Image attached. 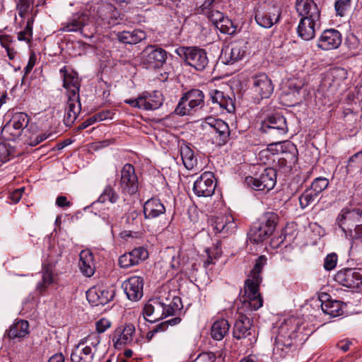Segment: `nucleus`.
Here are the masks:
<instances>
[{"label": "nucleus", "instance_id": "f257e3e1", "mask_svg": "<svg viewBox=\"0 0 362 362\" xmlns=\"http://www.w3.org/2000/svg\"><path fill=\"white\" fill-rule=\"evenodd\" d=\"M300 327L299 322L296 319L286 320L279 327L273 349L274 355L284 358L296 349Z\"/></svg>", "mask_w": 362, "mask_h": 362}, {"label": "nucleus", "instance_id": "f03ea898", "mask_svg": "<svg viewBox=\"0 0 362 362\" xmlns=\"http://www.w3.org/2000/svg\"><path fill=\"white\" fill-rule=\"evenodd\" d=\"M205 105L204 94L199 89H192L186 92L175 109L177 115H192L202 110Z\"/></svg>", "mask_w": 362, "mask_h": 362}, {"label": "nucleus", "instance_id": "7ed1b4c3", "mask_svg": "<svg viewBox=\"0 0 362 362\" xmlns=\"http://www.w3.org/2000/svg\"><path fill=\"white\" fill-rule=\"evenodd\" d=\"M261 130L268 134L276 143L288 132L286 118L280 113L267 116L262 122Z\"/></svg>", "mask_w": 362, "mask_h": 362}, {"label": "nucleus", "instance_id": "20e7f679", "mask_svg": "<svg viewBox=\"0 0 362 362\" xmlns=\"http://www.w3.org/2000/svg\"><path fill=\"white\" fill-rule=\"evenodd\" d=\"M143 315L148 322H155L173 315V308L166 305L160 298L150 299L144 305Z\"/></svg>", "mask_w": 362, "mask_h": 362}, {"label": "nucleus", "instance_id": "39448f33", "mask_svg": "<svg viewBox=\"0 0 362 362\" xmlns=\"http://www.w3.org/2000/svg\"><path fill=\"white\" fill-rule=\"evenodd\" d=\"M175 52L187 64L197 70L204 69L208 64L205 50L197 47H178Z\"/></svg>", "mask_w": 362, "mask_h": 362}, {"label": "nucleus", "instance_id": "423d86ee", "mask_svg": "<svg viewBox=\"0 0 362 362\" xmlns=\"http://www.w3.org/2000/svg\"><path fill=\"white\" fill-rule=\"evenodd\" d=\"M276 182V171L273 168H267L258 177L248 176L246 185L257 191L267 192L272 189Z\"/></svg>", "mask_w": 362, "mask_h": 362}, {"label": "nucleus", "instance_id": "0eeeda50", "mask_svg": "<svg viewBox=\"0 0 362 362\" xmlns=\"http://www.w3.org/2000/svg\"><path fill=\"white\" fill-rule=\"evenodd\" d=\"M28 123L29 117L26 113L17 112L4 126L1 130V135L7 140H15L21 135L22 131L28 126Z\"/></svg>", "mask_w": 362, "mask_h": 362}, {"label": "nucleus", "instance_id": "6e6552de", "mask_svg": "<svg viewBox=\"0 0 362 362\" xmlns=\"http://www.w3.org/2000/svg\"><path fill=\"white\" fill-rule=\"evenodd\" d=\"M261 281H256L248 279L245 282V293L240 300L246 308L257 310L262 306L263 300L259 292Z\"/></svg>", "mask_w": 362, "mask_h": 362}, {"label": "nucleus", "instance_id": "1a4fd4ad", "mask_svg": "<svg viewBox=\"0 0 362 362\" xmlns=\"http://www.w3.org/2000/svg\"><path fill=\"white\" fill-rule=\"evenodd\" d=\"M233 335L238 340L247 339L250 344L256 341L255 332L252 328V321L246 315L242 313L238 314L233 326Z\"/></svg>", "mask_w": 362, "mask_h": 362}, {"label": "nucleus", "instance_id": "9d476101", "mask_svg": "<svg viewBox=\"0 0 362 362\" xmlns=\"http://www.w3.org/2000/svg\"><path fill=\"white\" fill-rule=\"evenodd\" d=\"M119 187L123 194L133 195L136 193L139 188L138 177L132 164L126 163L123 166L120 172Z\"/></svg>", "mask_w": 362, "mask_h": 362}, {"label": "nucleus", "instance_id": "9b49d317", "mask_svg": "<svg viewBox=\"0 0 362 362\" xmlns=\"http://www.w3.org/2000/svg\"><path fill=\"white\" fill-rule=\"evenodd\" d=\"M143 63L148 69H157L163 65L167 52L160 47H146L142 52Z\"/></svg>", "mask_w": 362, "mask_h": 362}, {"label": "nucleus", "instance_id": "f8f14e48", "mask_svg": "<svg viewBox=\"0 0 362 362\" xmlns=\"http://www.w3.org/2000/svg\"><path fill=\"white\" fill-rule=\"evenodd\" d=\"M90 18L88 13L84 12L74 13L71 18L64 24V30L66 31H80L81 35L86 37H91L95 29H93L90 33H86V27L89 25Z\"/></svg>", "mask_w": 362, "mask_h": 362}, {"label": "nucleus", "instance_id": "ddd939ff", "mask_svg": "<svg viewBox=\"0 0 362 362\" xmlns=\"http://www.w3.org/2000/svg\"><path fill=\"white\" fill-rule=\"evenodd\" d=\"M216 188L214 175L211 172L203 173L194 182L193 191L198 197H211Z\"/></svg>", "mask_w": 362, "mask_h": 362}, {"label": "nucleus", "instance_id": "4468645a", "mask_svg": "<svg viewBox=\"0 0 362 362\" xmlns=\"http://www.w3.org/2000/svg\"><path fill=\"white\" fill-rule=\"evenodd\" d=\"M252 90L259 99L269 98L274 91L272 80L265 74H259L252 78Z\"/></svg>", "mask_w": 362, "mask_h": 362}, {"label": "nucleus", "instance_id": "2eb2a0df", "mask_svg": "<svg viewBox=\"0 0 362 362\" xmlns=\"http://www.w3.org/2000/svg\"><path fill=\"white\" fill-rule=\"evenodd\" d=\"M205 124L212 129L211 133L217 134L216 142L218 145L223 146L228 141L230 132L226 122L221 119L208 117L205 119Z\"/></svg>", "mask_w": 362, "mask_h": 362}, {"label": "nucleus", "instance_id": "dca6fc26", "mask_svg": "<svg viewBox=\"0 0 362 362\" xmlns=\"http://www.w3.org/2000/svg\"><path fill=\"white\" fill-rule=\"evenodd\" d=\"M211 225L215 233H220L222 237H226L233 233L236 228L234 218L230 214L214 217L211 218Z\"/></svg>", "mask_w": 362, "mask_h": 362}, {"label": "nucleus", "instance_id": "f3484780", "mask_svg": "<svg viewBox=\"0 0 362 362\" xmlns=\"http://www.w3.org/2000/svg\"><path fill=\"white\" fill-rule=\"evenodd\" d=\"M335 280L347 288H359L362 286V274L352 269L341 270L335 275Z\"/></svg>", "mask_w": 362, "mask_h": 362}, {"label": "nucleus", "instance_id": "a211bd4d", "mask_svg": "<svg viewBox=\"0 0 362 362\" xmlns=\"http://www.w3.org/2000/svg\"><path fill=\"white\" fill-rule=\"evenodd\" d=\"M296 8L301 19L320 21V10L313 0H296Z\"/></svg>", "mask_w": 362, "mask_h": 362}, {"label": "nucleus", "instance_id": "6ab92c4d", "mask_svg": "<svg viewBox=\"0 0 362 362\" xmlns=\"http://www.w3.org/2000/svg\"><path fill=\"white\" fill-rule=\"evenodd\" d=\"M122 286L127 298L134 301H137L143 296L144 280L140 276H131L125 281Z\"/></svg>", "mask_w": 362, "mask_h": 362}, {"label": "nucleus", "instance_id": "aec40b11", "mask_svg": "<svg viewBox=\"0 0 362 362\" xmlns=\"http://www.w3.org/2000/svg\"><path fill=\"white\" fill-rule=\"evenodd\" d=\"M114 297L113 289L103 288H90L86 292L87 300L93 305H104L112 300Z\"/></svg>", "mask_w": 362, "mask_h": 362}, {"label": "nucleus", "instance_id": "412c9836", "mask_svg": "<svg viewBox=\"0 0 362 362\" xmlns=\"http://www.w3.org/2000/svg\"><path fill=\"white\" fill-rule=\"evenodd\" d=\"M246 47H223L219 60L224 64H233L246 55Z\"/></svg>", "mask_w": 362, "mask_h": 362}, {"label": "nucleus", "instance_id": "4be33fe9", "mask_svg": "<svg viewBox=\"0 0 362 362\" xmlns=\"http://www.w3.org/2000/svg\"><path fill=\"white\" fill-rule=\"evenodd\" d=\"M135 333V327L132 324H127L124 327H117L112 336L115 346L128 344L132 342Z\"/></svg>", "mask_w": 362, "mask_h": 362}, {"label": "nucleus", "instance_id": "5701e85b", "mask_svg": "<svg viewBox=\"0 0 362 362\" xmlns=\"http://www.w3.org/2000/svg\"><path fill=\"white\" fill-rule=\"evenodd\" d=\"M280 16V10L279 8H274L273 12H264L260 10H257L255 18L258 25L264 28H269L279 21Z\"/></svg>", "mask_w": 362, "mask_h": 362}, {"label": "nucleus", "instance_id": "b1692460", "mask_svg": "<svg viewBox=\"0 0 362 362\" xmlns=\"http://www.w3.org/2000/svg\"><path fill=\"white\" fill-rule=\"evenodd\" d=\"M141 107L145 110H154L159 108L163 103V95L159 91L144 92L141 94Z\"/></svg>", "mask_w": 362, "mask_h": 362}, {"label": "nucleus", "instance_id": "393cba45", "mask_svg": "<svg viewBox=\"0 0 362 362\" xmlns=\"http://www.w3.org/2000/svg\"><path fill=\"white\" fill-rule=\"evenodd\" d=\"M165 207L159 199L151 198L144 204V214L146 219H154L163 215Z\"/></svg>", "mask_w": 362, "mask_h": 362}, {"label": "nucleus", "instance_id": "a878e982", "mask_svg": "<svg viewBox=\"0 0 362 362\" xmlns=\"http://www.w3.org/2000/svg\"><path fill=\"white\" fill-rule=\"evenodd\" d=\"M60 73L63 77V87L66 89V95H71L72 93L79 95L81 83L76 73L69 74L66 67L60 69Z\"/></svg>", "mask_w": 362, "mask_h": 362}, {"label": "nucleus", "instance_id": "bb28decb", "mask_svg": "<svg viewBox=\"0 0 362 362\" xmlns=\"http://www.w3.org/2000/svg\"><path fill=\"white\" fill-rule=\"evenodd\" d=\"M95 351L89 345L79 347V343L71 354V362H92Z\"/></svg>", "mask_w": 362, "mask_h": 362}, {"label": "nucleus", "instance_id": "cd10ccee", "mask_svg": "<svg viewBox=\"0 0 362 362\" xmlns=\"http://www.w3.org/2000/svg\"><path fill=\"white\" fill-rule=\"evenodd\" d=\"M210 97L214 104H217L221 108L231 112L235 110L233 101L228 95L223 92L214 90L210 92Z\"/></svg>", "mask_w": 362, "mask_h": 362}, {"label": "nucleus", "instance_id": "c85d7f7f", "mask_svg": "<svg viewBox=\"0 0 362 362\" xmlns=\"http://www.w3.org/2000/svg\"><path fill=\"white\" fill-rule=\"evenodd\" d=\"M117 36L120 42L129 45H136L146 37L145 32L141 30H134L132 32L123 31L118 33Z\"/></svg>", "mask_w": 362, "mask_h": 362}, {"label": "nucleus", "instance_id": "c756f323", "mask_svg": "<svg viewBox=\"0 0 362 362\" xmlns=\"http://www.w3.org/2000/svg\"><path fill=\"white\" fill-rule=\"evenodd\" d=\"M79 267L81 272L86 276H91L95 272L93 254L88 251H83L80 255Z\"/></svg>", "mask_w": 362, "mask_h": 362}, {"label": "nucleus", "instance_id": "7c9ffc66", "mask_svg": "<svg viewBox=\"0 0 362 362\" xmlns=\"http://www.w3.org/2000/svg\"><path fill=\"white\" fill-rule=\"evenodd\" d=\"M318 21L301 19L298 26V35L304 40H309L315 36V27Z\"/></svg>", "mask_w": 362, "mask_h": 362}, {"label": "nucleus", "instance_id": "2f4dec72", "mask_svg": "<svg viewBox=\"0 0 362 362\" xmlns=\"http://www.w3.org/2000/svg\"><path fill=\"white\" fill-rule=\"evenodd\" d=\"M29 325L26 320H19L13 323L7 330V337L11 339L23 338L28 334Z\"/></svg>", "mask_w": 362, "mask_h": 362}, {"label": "nucleus", "instance_id": "473e14b6", "mask_svg": "<svg viewBox=\"0 0 362 362\" xmlns=\"http://www.w3.org/2000/svg\"><path fill=\"white\" fill-rule=\"evenodd\" d=\"M279 221L277 214L272 211L264 213L259 218V224L272 235L276 229Z\"/></svg>", "mask_w": 362, "mask_h": 362}, {"label": "nucleus", "instance_id": "72a5a7b5", "mask_svg": "<svg viewBox=\"0 0 362 362\" xmlns=\"http://www.w3.org/2000/svg\"><path fill=\"white\" fill-rule=\"evenodd\" d=\"M270 235H272V234L266 230L265 228L262 227V226L259 223L257 225L253 226L248 233V238L250 241L255 244L262 243Z\"/></svg>", "mask_w": 362, "mask_h": 362}, {"label": "nucleus", "instance_id": "f704fd0d", "mask_svg": "<svg viewBox=\"0 0 362 362\" xmlns=\"http://www.w3.org/2000/svg\"><path fill=\"white\" fill-rule=\"evenodd\" d=\"M229 327L228 322L225 319L216 321L211 327V337L216 340H221L228 332Z\"/></svg>", "mask_w": 362, "mask_h": 362}, {"label": "nucleus", "instance_id": "c9c22d12", "mask_svg": "<svg viewBox=\"0 0 362 362\" xmlns=\"http://www.w3.org/2000/svg\"><path fill=\"white\" fill-rule=\"evenodd\" d=\"M180 155L185 167L191 170L197 165V159L193 150L187 145L180 147Z\"/></svg>", "mask_w": 362, "mask_h": 362}, {"label": "nucleus", "instance_id": "e433bc0d", "mask_svg": "<svg viewBox=\"0 0 362 362\" xmlns=\"http://www.w3.org/2000/svg\"><path fill=\"white\" fill-rule=\"evenodd\" d=\"M343 303L339 300H326L321 304L322 310L331 317H337L343 314Z\"/></svg>", "mask_w": 362, "mask_h": 362}, {"label": "nucleus", "instance_id": "4c0bfd02", "mask_svg": "<svg viewBox=\"0 0 362 362\" xmlns=\"http://www.w3.org/2000/svg\"><path fill=\"white\" fill-rule=\"evenodd\" d=\"M281 149L280 160L285 161V164H295L297 160L298 150L296 146L293 144H287L286 148V151H284V146L280 143H278Z\"/></svg>", "mask_w": 362, "mask_h": 362}, {"label": "nucleus", "instance_id": "58836bf2", "mask_svg": "<svg viewBox=\"0 0 362 362\" xmlns=\"http://www.w3.org/2000/svg\"><path fill=\"white\" fill-rule=\"evenodd\" d=\"M347 78L346 71L341 67H336L332 69L328 74L326 80L331 81L330 86L337 88Z\"/></svg>", "mask_w": 362, "mask_h": 362}, {"label": "nucleus", "instance_id": "ea45409f", "mask_svg": "<svg viewBox=\"0 0 362 362\" xmlns=\"http://www.w3.org/2000/svg\"><path fill=\"white\" fill-rule=\"evenodd\" d=\"M42 281L36 286V291L40 295H42L54 281L52 272L48 268V267L45 266L42 267Z\"/></svg>", "mask_w": 362, "mask_h": 362}, {"label": "nucleus", "instance_id": "a19ab883", "mask_svg": "<svg viewBox=\"0 0 362 362\" xmlns=\"http://www.w3.org/2000/svg\"><path fill=\"white\" fill-rule=\"evenodd\" d=\"M320 41L327 43V45H341V35L335 29L326 30L321 35Z\"/></svg>", "mask_w": 362, "mask_h": 362}, {"label": "nucleus", "instance_id": "79ce46f5", "mask_svg": "<svg viewBox=\"0 0 362 362\" xmlns=\"http://www.w3.org/2000/svg\"><path fill=\"white\" fill-rule=\"evenodd\" d=\"M181 318L180 317H175L157 325L153 330L147 333L146 339L148 341H151L156 333L158 332H163L167 329L169 325L174 326L179 324Z\"/></svg>", "mask_w": 362, "mask_h": 362}, {"label": "nucleus", "instance_id": "37998d69", "mask_svg": "<svg viewBox=\"0 0 362 362\" xmlns=\"http://www.w3.org/2000/svg\"><path fill=\"white\" fill-rule=\"evenodd\" d=\"M68 100L66 103V110L70 112H74L75 115H78L81 110V104L80 101V95H76V93H72L71 95H67Z\"/></svg>", "mask_w": 362, "mask_h": 362}, {"label": "nucleus", "instance_id": "c03bdc74", "mask_svg": "<svg viewBox=\"0 0 362 362\" xmlns=\"http://www.w3.org/2000/svg\"><path fill=\"white\" fill-rule=\"evenodd\" d=\"M119 199V195L113 187L110 185H107L105 187L103 192L98 197V202L100 203H105L107 201L112 204H115Z\"/></svg>", "mask_w": 362, "mask_h": 362}, {"label": "nucleus", "instance_id": "a18cd8bd", "mask_svg": "<svg viewBox=\"0 0 362 362\" xmlns=\"http://www.w3.org/2000/svg\"><path fill=\"white\" fill-rule=\"evenodd\" d=\"M319 194L310 188L305 189L299 197V202L301 208L305 209L310 204L314 203L317 200Z\"/></svg>", "mask_w": 362, "mask_h": 362}, {"label": "nucleus", "instance_id": "49530a36", "mask_svg": "<svg viewBox=\"0 0 362 362\" xmlns=\"http://www.w3.org/2000/svg\"><path fill=\"white\" fill-rule=\"evenodd\" d=\"M135 265L139 264L141 262L146 259L148 257V252L144 247H138L129 252Z\"/></svg>", "mask_w": 362, "mask_h": 362}, {"label": "nucleus", "instance_id": "de8ad7c7", "mask_svg": "<svg viewBox=\"0 0 362 362\" xmlns=\"http://www.w3.org/2000/svg\"><path fill=\"white\" fill-rule=\"evenodd\" d=\"M33 17L28 18L26 26L23 30L20 31L17 34V38L20 41H25L27 43H29L33 35Z\"/></svg>", "mask_w": 362, "mask_h": 362}, {"label": "nucleus", "instance_id": "09e8293b", "mask_svg": "<svg viewBox=\"0 0 362 362\" xmlns=\"http://www.w3.org/2000/svg\"><path fill=\"white\" fill-rule=\"evenodd\" d=\"M16 2L18 15L21 18H25L29 12L32 11L34 0H16Z\"/></svg>", "mask_w": 362, "mask_h": 362}, {"label": "nucleus", "instance_id": "8fccbe9b", "mask_svg": "<svg viewBox=\"0 0 362 362\" xmlns=\"http://www.w3.org/2000/svg\"><path fill=\"white\" fill-rule=\"evenodd\" d=\"M100 341V337L97 333H92L86 337L81 339L79 341V347L89 345L96 352L98 346Z\"/></svg>", "mask_w": 362, "mask_h": 362}, {"label": "nucleus", "instance_id": "3c124183", "mask_svg": "<svg viewBox=\"0 0 362 362\" xmlns=\"http://www.w3.org/2000/svg\"><path fill=\"white\" fill-rule=\"evenodd\" d=\"M267 261V258L265 256H260L256 261L254 268L252 270V278L250 280H254L256 281H262V278L260 276V272L262 267L265 264Z\"/></svg>", "mask_w": 362, "mask_h": 362}, {"label": "nucleus", "instance_id": "603ef678", "mask_svg": "<svg viewBox=\"0 0 362 362\" xmlns=\"http://www.w3.org/2000/svg\"><path fill=\"white\" fill-rule=\"evenodd\" d=\"M328 185L329 180L327 178L319 177L314 180L310 188L320 195Z\"/></svg>", "mask_w": 362, "mask_h": 362}, {"label": "nucleus", "instance_id": "864d4df0", "mask_svg": "<svg viewBox=\"0 0 362 362\" xmlns=\"http://www.w3.org/2000/svg\"><path fill=\"white\" fill-rule=\"evenodd\" d=\"M207 16L212 23L217 28L219 22L223 20L224 15L219 11L214 9V4H213L211 5V8H210L209 11L207 12Z\"/></svg>", "mask_w": 362, "mask_h": 362}, {"label": "nucleus", "instance_id": "5fc2aeb1", "mask_svg": "<svg viewBox=\"0 0 362 362\" xmlns=\"http://www.w3.org/2000/svg\"><path fill=\"white\" fill-rule=\"evenodd\" d=\"M217 28L223 33H232L234 32L232 21L225 16L223 20L219 22L218 25H217Z\"/></svg>", "mask_w": 362, "mask_h": 362}, {"label": "nucleus", "instance_id": "6e6d98bb", "mask_svg": "<svg viewBox=\"0 0 362 362\" xmlns=\"http://www.w3.org/2000/svg\"><path fill=\"white\" fill-rule=\"evenodd\" d=\"M351 0H337L334 4L337 14L344 16L345 11L350 7Z\"/></svg>", "mask_w": 362, "mask_h": 362}, {"label": "nucleus", "instance_id": "4d7b16f0", "mask_svg": "<svg viewBox=\"0 0 362 362\" xmlns=\"http://www.w3.org/2000/svg\"><path fill=\"white\" fill-rule=\"evenodd\" d=\"M11 154V146L5 142H0V162L6 163L8 161Z\"/></svg>", "mask_w": 362, "mask_h": 362}, {"label": "nucleus", "instance_id": "13d9d810", "mask_svg": "<svg viewBox=\"0 0 362 362\" xmlns=\"http://www.w3.org/2000/svg\"><path fill=\"white\" fill-rule=\"evenodd\" d=\"M346 217L348 221H362V209H346Z\"/></svg>", "mask_w": 362, "mask_h": 362}, {"label": "nucleus", "instance_id": "bf43d9fd", "mask_svg": "<svg viewBox=\"0 0 362 362\" xmlns=\"http://www.w3.org/2000/svg\"><path fill=\"white\" fill-rule=\"evenodd\" d=\"M119 264L120 267L124 269L135 266V264L134 263L131 257V254L129 252H126L119 257Z\"/></svg>", "mask_w": 362, "mask_h": 362}, {"label": "nucleus", "instance_id": "052dcab7", "mask_svg": "<svg viewBox=\"0 0 362 362\" xmlns=\"http://www.w3.org/2000/svg\"><path fill=\"white\" fill-rule=\"evenodd\" d=\"M337 262V255L335 253L329 254L325 259L324 268L327 271H330L336 267Z\"/></svg>", "mask_w": 362, "mask_h": 362}, {"label": "nucleus", "instance_id": "680f3d73", "mask_svg": "<svg viewBox=\"0 0 362 362\" xmlns=\"http://www.w3.org/2000/svg\"><path fill=\"white\" fill-rule=\"evenodd\" d=\"M216 356L212 352H204L200 354L194 362H215Z\"/></svg>", "mask_w": 362, "mask_h": 362}, {"label": "nucleus", "instance_id": "e2e57ef3", "mask_svg": "<svg viewBox=\"0 0 362 362\" xmlns=\"http://www.w3.org/2000/svg\"><path fill=\"white\" fill-rule=\"evenodd\" d=\"M139 212L136 210H132L128 212L126 216V222L129 225H137L139 223Z\"/></svg>", "mask_w": 362, "mask_h": 362}, {"label": "nucleus", "instance_id": "0e129e2a", "mask_svg": "<svg viewBox=\"0 0 362 362\" xmlns=\"http://www.w3.org/2000/svg\"><path fill=\"white\" fill-rule=\"evenodd\" d=\"M111 325V322L105 319L102 318L96 322V329L98 333H103L107 330Z\"/></svg>", "mask_w": 362, "mask_h": 362}, {"label": "nucleus", "instance_id": "69168bd1", "mask_svg": "<svg viewBox=\"0 0 362 362\" xmlns=\"http://www.w3.org/2000/svg\"><path fill=\"white\" fill-rule=\"evenodd\" d=\"M78 115L74 112H70L69 110H65L64 123L66 127H71L76 119Z\"/></svg>", "mask_w": 362, "mask_h": 362}, {"label": "nucleus", "instance_id": "338daca9", "mask_svg": "<svg viewBox=\"0 0 362 362\" xmlns=\"http://www.w3.org/2000/svg\"><path fill=\"white\" fill-rule=\"evenodd\" d=\"M78 115L74 112H70L69 110H65L64 123L66 127H71L76 119Z\"/></svg>", "mask_w": 362, "mask_h": 362}, {"label": "nucleus", "instance_id": "774afa93", "mask_svg": "<svg viewBox=\"0 0 362 362\" xmlns=\"http://www.w3.org/2000/svg\"><path fill=\"white\" fill-rule=\"evenodd\" d=\"M345 221H348L346 217V209H343L336 219V223L344 233L346 232V230L343 227V225L344 224Z\"/></svg>", "mask_w": 362, "mask_h": 362}]
</instances>
